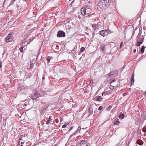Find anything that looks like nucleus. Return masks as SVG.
<instances>
[{"label":"nucleus","mask_w":146,"mask_h":146,"mask_svg":"<svg viewBox=\"0 0 146 146\" xmlns=\"http://www.w3.org/2000/svg\"><path fill=\"white\" fill-rule=\"evenodd\" d=\"M110 0H100L98 5L102 9H104L108 7L110 4Z\"/></svg>","instance_id":"1"},{"label":"nucleus","mask_w":146,"mask_h":146,"mask_svg":"<svg viewBox=\"0 0 146 146\" xmlns=\"http://www.w3.org/2000/svg\"><path fill=\"white\" fill-rule=\"evenodd\" d=\"M91 12V10L89 8H86L85 7H83L81 9V12L82 15L83 16L85 15H88Z\"/></svg>","instance_id":"2"},{"label":"nucleus","mask_w":146,"mask_h":146,"mask_svg":"<svg viewBox=\"0 0 146 146\" xmlns=\"http://www.w3.org/2000/svg\"><path fill=\"white\" fill-rule=\"evenodd\" d=\"M12 33H10L7 37L5 38V41L7 42H11L13 40Z\"/></svg>","instance_id":"3"},{"label":"nucleus","mask_w":146,"mask_h":146,"mask_svg":"<svg viewBox=\"0 0 146 146\" xmlns=\"http://www.w3.org/2000/svg\"><path fill=\"white\" fill-rule=\"evenodd\" d=\"M109 33V30L108 29L104 30L100 32V34L103 36L107 35Z\"/></svg>","instance_id":"4"},{"label":"nucleus","mask_w":146,"mask_h":146,"mask_svg":"<svg viewBox=\"0 0 146 146\" xmlns=\"http://www.w3.org/2000/svg\"><path fill=\"white\" fill-rule=\"evenodd\" d=\"M101 24V23L100 22L97 24H92V26L94 30H96L100 27Z\"/></svg>","instance_id":"5"},{"label":"nucleus","mask_w":146,"mask_h":146,"mask_svg":"<svg viewBox=\"0 0 146 146\" xmlns=\"http://www.w3.org/2000/svg\"><path fill=\"white\" fill-rule=\"evenodd\" d=\"M40 96V94L38 92H35L31 96V98L33 100L36 99L37 98Z\"/></svg>","instance_id":"6"},{"label":"nucleus","mask_w":146,"mask_h":146,"mask_svg":"<svg viewBox=\"0 0 146 146\" xmlns=\"http://www.w3.org/2000/svg\"><path fill=\"white\" fill-rule=\"evenodd\" d=\"M65 36V33L62 31H59L58 32V37H64Z\"/></svg>","instance_id":"7"},{"label":"nucleus","mask_w":146,"mask_h":146,"mask_svg":"<svg viewBox=\"0 0 146 146\" xmlns=\"http://www.w3.org/2000/svg\"><path fill=\"white\" fill-rule=\"evenodd\" d=\"M134 74H132V76H131V85H132L134 83Z\"/></svg>","instance_id":"8"},{"label":"nucleus","mask_w":146,"mask_h":146,"mask_svg":"<svg viewBox=\"0 0 146 146\" xmlns=\"http://www.w3.org/2000/svg\"><path fill=\"white\" fill-rule=\"evenodd\" d=\"M24 106L23 105L19 104L17 106V108L20 110H22V109H24Z\"/></svg>","instance_id":"9"},{"label":"nucleus","mask_w":146,"mask_h":146,"mask_svg":"<svg viewBox=\"0 0 146 146\" xmlns=\"http://www.w3.org/2000/svg\"><path fill=\"white\" fill-rule=\"evenodd\" d=\"M102 97L101 96H98L95 98V100L96 101H100L102 99Z\"/></svg>","instance_id":"10"},{"label":"nucleus","mask_w":146,"mask_h":146,"mask_svg":"<svg viewBox=\"0 0 146 146\" xmlns=\"http://www.w3.org/2000/svg\"><path fill=\"white\" fill-rule=\"evenodd\" d=\"M137 143L139 145H142L143 144V142L141 140L137 141Z\"/></svg>","instance_id":"11"},{"label":"nucleus","mask_w":146,"mask_h":146,"mask_svg":"<svg viewBox=\"0 0 146 146\" xmlns=\"http://www.w3.org/2000/svg\"><path fill=\"white\" fill-rule=\"evenodd\" d=\"M124 116V114L122 113H121L119 115V118L120 119H123Z\"/></svg>","instance_id":"12"},{"label":"nucleus","mask_w":146,"mask_h":146,"mask_svg":"<svg viewBox=\"0 0 146 146\" xmlns=\"http://www.w3.org/2000/svg\"><path fill=\"white\" fill-rule=\"evenodd\" d=\"M112 108V106H111L110 105L106 107V108H104V109H105L106 110H110V109H111Z\"/></svg>","instance_id":"13"},{"label":"nucleus","mask_w":146,"mask_h":146,"mask_svg":"<svg viewBox=\"0 0 146 146\" xmlns=\"http://www.w3.org/2000/svg\"><path fill=\"white\" fill-rule=\"evenodd\" d=\"M119 123V121L118 120H115L114 121V124L115 125H118Z\"/></svg>","instance_id":"14"},{"label":"nucleus","mask_w":146,"mask_h":146,"mask_svg":"<svg viewBox=\"0 0 146 146\" xmlns=\"http://www.w3.org/2000/svg\"><path fill=\"white\" fill-rule=\"evenodd\" d=\"M44 106H45L44 107L43 109L44 110L47 109L48 106V104H46L45 103L44 104Z\"/></svg>","instance_id":"15"},{"label":"nucleus","mask_w":146,"mask_h":146,"mask_svg":"<svg viewBox=\"0 0 146 146\" xmlns=\"http://www.w3.org/2000/svg\"><path fill=\"white\" fill-rule=\"evenodd\" d=\"M102 50L103 51H104L105 50V45L104 44H102L101 46Z\"/></svg>","instance_id":"16"},{"label":"nucleus","mask_w":146,"mask_h":146,"mask_svg":"<svg viewBox=\"0 0 146 146\" xmlns=\"http://www.w3.org/2000/svg\"><path fill=\"white\" fill-rule=\"evenodd\" d=\"M142 43V42H137L136 43V46H139Z\"/></svg>","instance_id":"17"},{"label":"nucleus","mask_w":146,"mask_h":146,"mask_svg":"<svg viewBox=\"0 0 146 146\" xmlns=\"http://www.w3.org/2000/svg\"><path fill=\"white\" fill-rule=\"evenodd\" d=\"M145 49V47L143 46L142 47V48H141V52L142 53L143 52H144V50Z\"/></svg>","instance_id":"18"},{"label":"nucleus","mask_w":146,"mask_h":146,"mask_svg":"<svg viewBox=\"0 0 146 146\" xmlns=\"http://www.w3.org/2000/svg\"><path fill=\"white\" fill-rule=\"evenodd\" d=\"M51 117H52L51 116H50L49 117V118L48 120L47 121V122H46V124H48L49 123H50V121L51 119Z\"/></svg>","instance_id":"19"},{"label":"nucleus","mask_w":146,"mask_h":146,"mask_svg":"<svg viewBox=\"0 0 146 146\" xmlns=\"http://www.w3.org/2000/svg\"><path fill=\"white\" fill-rule=\"evenodd\" d=\"M51 59V58L50 57H48L47 58V60L48 62V63H49V62H50V60Z\"/></svg>","instance_id":"20"},{"label":"nucleus","mask_w":146,"mask_h":146,"mask_svg":"<svg viewBox=\"0 0 146 146\" xmlns=\"http://www.w3.org/2000/svg\"><path fill=\"white\" fill-rule=\"evenodd\" d=\"M23 46H21L20 48V50L21 52H23Z\"/></svg>","instance_id":"21"},{"label":"nucleus","mask_w":146,"mask_h":146,"mask_svg":"<svg viewBox=\"0 0 146 146\" xmlns=\"http://www.w3.org/2000/svg\"><path fill=\"white\" fill-rule=\"evenodd\" d=\"M90 85L91 86H92L93 85V81L92 80H90Z\"/></svg>","instance_id":"22"},{"label":"nucleus","mask_w":146,"mask_h":146,"mask_svg":"<svg viewBox=\"0 0 146 146\" xmlns=\"http://www.w3.org/2000/svg\"><path fill=\"white\" fill-rule=\"evenodd\" d=\"M84 49L85 48L84 47H82V48H81L80 49V51H81V52H83L84 51Z\"/></svg>","instance_id":"23"},{"label":"nucleus","mask_w":146,"mask_h":146,"mask_svg":"<svg viewBox=\"0 0 146 146\" xmlns=\"http://www.w3.org/2000/svg\"><path fill=\"white\" fill-rule=\"evenodd\" d=\"M110 89L113 90L114 89V87L111 85L110 86Z\"/></svg>","instance_id":"24"},{"label":"nucleus","mask_w":146,"mask_h":146,"mask_svg":"<svg viewBox=\"0 0 146 146\" xmlns=\"http://www.w3.org/2000/svg\"><path fill=\"white\" fill-rule=\"evenodd\" d=\"M67 125L66 124H64L62 126V128H64L66 127Z\"/></svg>","instance_id":"25"},{"label":"nucleus","mask_w":146,"mask_h":146,"mask_svg":"<svg viewBox=\"0 0 146 146\" xmlns=\"http://www.w3.org/2000/svg\"><path fill=\"white\" fill-rule=\"evenodd\" d=\"M102 109H103V107L102 106H100L99 107L98 110H102Z\"/></svg>","instance_id":"26"},{"label":"nucleus","mask_w":146,"mask_h":146,"mask_svg":"<svg viewBox=\"0 0 146 146\" xmlns=\"http://www.w3.org/2000/svg\"><path fill=\"white\" fill-rule=\"evenodd\" d=\"M89 112L90 113V114H92L93 113L92 110H89Z\"/></svg>","instance_id":"27"},{"label":"nucleus","mask_w":146,"mask_h":146,"mask_svg":"<svg viewBox=\"0 0 146 146\" xmlns=\"http://www.w3.org/2000/svg\"><path fill=\"white\" fill-rule=\"evenodd\" d=\"M23 135H21L20 137V138L19 140H22V138L23 137Z\"/></svg>","instance_id":"28"},{"label":"nucleus","mask_w":146,"mask_h":146,"mask_svg":"<svg viewBox=\"0 0 146 146\" xmlns=\"http://www.w3.org/2000/svg\"><path fill=\"white\" fill-rule=\"evenodd\" d=\"M2 67V62H0V69Z\"/></svg>","instance_id":"29"},{"label":"nucleus","mask_w":146,"mask_h":146,"mask_svg":"<svg viewBox=\"0 0 146 146\" xmlns=\"http://www.w3.org/2000/svg\"><path fill=\"white\" fill-rule=\"evenodd\" d=\"M123 43V42H121V44H120V47L121 48L122 45V44Z\"/></svg>","instance_id":"30"},{"label":"nucleus","mask_w":146,"mask_h":146,"mask_svg":"<svg viewBox=\"0 0 146 146\" xmlns=\"http://www.w3.org/2000/svg\"><path fill=\"white\" fill-rule=\"evenodd\" d=\"M143 131L144 133H145L146 132V128H145V129L144 130H143Z\"/></svg>","instance_id":"31"},{"label":"nucleus","mask_w":146,"mask_h":146,"mask_svg":"<svg viewBox=\"0 0 146 146\" xmlns=\"http://www.w3.org/2000/svg\"><path fill=\"white\" fill-rule=\"evenodd\" d=\"M136 52V49H134L133 50V52L135 53Z\"/></svg>","instance_id":"32"},{"label":"nucleus","mask_w":146,"mask_h":146,"mask_svg":"<svg viewBox=\"0 0 146 146\" xmlns=\"http://www.w3.org/2000/svg\"><path fill=\"white\" fill-rule=\"evenodd\" d=\"M73 128L72 127H71L69 129V130L70 131H71L72 129Z\"/></svg>","instance_id":"33"},{"label":"nucleus","mask_w":146,"mask_h":146,"mask_svg":"<svg viewBox=\"0 0 146 146\" xmlns=\"http://www.w3.org/2000/svg\"><path fill=\"white\" fill-rule=\"evenodd\" d=\"M114 80H113L110 83V84H111V83H112L113 82H114Z\"/></svg>","instance_id":"34"},{"label":"nucleus","mask_w":146,"mask_h":146,"mask_svg":"<svg viewBox=\"0 0 146 146\" xmlns=\"http://www.w3.org/2000/svg\"><path fill=\"white\" fill-rule=\"evenodd\" d=\"M104 93H105V92H103V93H102V96H103V95L104 94Z\"/></svg>","instance_id":"35"},{"label":"nucleus","mask_w":146,"mask_h":146,"mask_svg":"<svg viewBox=\"0 0 146 146\" xmlns=\"http://www.w3.org/2000/svg\"><path fill=\"white\" fill-rule=\"evenodd\" d=\"M23 144H24V142H21V145H23Z\"/></svg>","instance_id":"36"},{"label":"nucleus","mask_w":146,"mask_h":146,"mask_svg":"<svg viewBox=\"0 0 146 146\" xmlns=\"http://www.w3.org/2000/svg\"><path fill=\"white\" fill-rule=\"evenodd\" d=\"M125 93H124L123 94V96H124V95H125Z\"/></svg>","instance_id":"37"},{"label":"nucleus","mask_w":146,"mask_h":146,"mask_svg":"<svg viewBox=\"0 0 146 146\" xmlns=\"http://www.w3.org/2000/svg\"><path fill=\"white\" fill-rule=\"evenodd\" d=\"M125 93H124L123 94V96H124V95H125Z\"/></svg>","instance_id":"38"},{"label":"nucleus","mask_w":146,"mask_h":146,"mask_svg":"<svg viewBox=\"0 0 146 146\" xmlns=\"http://www.w3.org/2000/svg\"><path fill=\"white\" fill-rule=\"evenodd\" d=\"M78 18L79 19H80V16H78Z\"/></svg>","instance_id":"39"},{"label":"nucleus","mask_w":146,"mask_h":146,"mask_svg":"<svg viewBox=\"0 0 146 146\" xmlns=\"http://www.w3.org/2000/svg\"><path fill=\"white\" fill-rule=\"evenodd\" d=\"M54 146H57L56 144L54 145Z\"/></svg>","instance_id":"40"},{"label":"nucleus","mask_w":146,"mask_h":146,"mask_svg":"<svg viewBox=\"0 0 146 146\" xmlns=\"http://www.w3.org/2000/svg\"><path fill=\"white\" fill-rule=\"evenodd\" d=\"M32 64H32L30 66H32Z\"/></svg>","instance_id":"41"},{"label":"nucleus","mask_w":146,"mask_h":146,"mask_svg":"<svg viewBox=\"0 0 146 146\" xmlns=\"http://www.w3.org/2000/svg\"><path fill=\"white\" fill-rule=\"evenodd\" d=\"M21 146H23V145H21Z\"/></svg>","instance_id":"42"},{"label":"nucleus","mask_w":146,"mask_h":146,"mask_svg":"<svg viewBox=\"0 0 146 146\" xmlns=\"http://www.w3.org/2000/svg\"><path fill=\"white\" fill-rule=\"evenodd\" d=\"M94 106H96V105L95 104H94Z\"/></svg>","instance_id":"43"},{"label":"nucleus","mask_w":146,"mask_h":146,"mask_svg":"<svg viewBox=\"0 0 146 146\" xmlns=\"http://www.w3.org/2000/svg\"><path fill=\"white\" fill-rule=\"evenodd\" d=\"M70 1L71 0H70Z\"/></svg>","instance_id":"44"}]
</instances>
